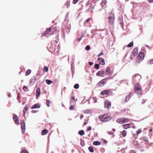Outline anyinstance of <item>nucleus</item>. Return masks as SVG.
<instances>
[{
    "mask_svg": "<svg viewBox=\"0 0 153 153\" xmlns=\"http://www.w3.org/2000/svg\"><path fill=\"white\" fill-rule=\"evenodd\" d=\"M56 32V28L52 26L48 28L45 31L44 34L46 36L48 37L51 35L54 34Z\"/></svg>",
    "mask_w": 153,
    "mask_h": 153,
    "instance_id": "1",
    "label": "nucleus"
},
{
    "mask_svg": "<svg viewBox=\"0 0 153 153\" xmlns=\"http://www.w3.org/2000/svg\"><path fill=\"white\" fill-rule=\"evenodd\" d=\"M134 91L135 93L138 95H141L143 94L142 88L139 83H136L135 84Z\"/></svg>",
    "mask_w": 153,
    "mask_h": 153,
    "instance_id": "2",
    "label": "nucleus"
},
{
    "mask_svg": "<svg viewBox=\"0 0 153 153\" xmlns=\"http://www.w3.org/2000/svg\"><path fill=\"white\" fill-rule=\"evenodd\" d=\"M99 118L102 121L107 122L111 118V117L107 114H104L100 115Z\"/></svg>",
    "mask_w": 153,
    "mask_h": 153,
    "instance_id": "3",
    "label": "nucleus"
},
{
    "mask_svg": "<svg viewBox=\"0 0 153 153\" xmlns=\"http://www.w3.org/2000/svg\"><path fill=\"white\" fill-rule=\"evenodd\" d=\"M109 25H113L114 22L115 16L114 14L112 13H109V16L108 18Z\"/></svg>",
    "mask_w": 153,
    "mask_h": 153,
    "instance_id": "4",
    "label": "nucleus"
},
{
    "mask_svg": "<svg viewBox=\"0 0 153 153\" xmlns=\"http://www.w3.org/2000/svg\"><path fill=\"white\" fill-rule=\"evenodd\" d=\"M117 122L120 124H123L129 121V119L126 118H120L117 120Z\"/></svg>",
    "mask_w": 153,
    "mask_h": 153,
    "instance_id": "5",
    "label": "nucleus"
},
{
    "mask_svg": "<svg viewBox=\"0 0 153 153\" xmlns=\"http://www.w3.org/2000/svg\"><path fill=\"white\" fill-rule=\"evenodd\" d=\"M144 57V53H140L137 56V59L135 61L137 63H139L143 60Z\"/></svg>",
    "mask_w": 153,
    "mask_h": 153,
    "instance_id": "6",
    "label": "nucleus"
},
{
    "mask_svg": "<svg viewBox=\"0 0 153 153\" xmlns=\"http://www.w3.org/2000/svg\"><path fill=\"white\" fill-rule=\"evenodd\" d=\"M107 82V79H102L97 84L98 87H101L104 86Z\"/></svg>",
    "mask_w": 153,
    "mask_h": 153,
    "instance_id": "7",
    "label": "nucleus"
},
{
    "mask_svg": "<svg viewBox=\"0 0 153 153\" xmlns=\"http://www.w3.org/2000/svg\"><path fill=\"white\" fill-rule=\"evenodd\" d=\"M21 128L22 133H25V123L23 120H21L20 121Z\"/></svg>",
    "mask_w": 153,
    "mask_h": 153,
    "instance_id": "8",
    "label": "nucleus"
},
{
    "mask_svg": "<svg viewBox=\"0 0 153 153\" xmlns=\"http://www.w3.org/2000/svg\"><path fill=\"white\" fill-rule=\"evenodd\" d=\"M104 107L107 109H109L111 107V102L108 100H106L104 102Z\"/></svg>",
    "mask_w": 153,
    "mask_h": 153,
    "instance_id": "9",
    "label": "nucleus"
},
{
    "mask_svg": "<svg viewBox=\"0 0 153 153\" xmlns=\"http://www.w3.org/2000/svg\"><path fill=\"white\" fill-rule=\"evenodd\" d=\"M132 95V94L131 93H130L129 94L127 95L125 97L124 99L123 100V103H125L127 102L130 99Z\"/></svg>",
    "mask_w": 153,
    "mask_h": 153,
    "instance_id": "10",
    "label": "nucleus"
},
{
    "mask_svg": "<svg viewBox=\"0 0 153 153\" xmlns=\"http://www.w3.org/2000/svg\"><path fill=\"white\" fill-rule=\"evenodd\" d=\"M110 91L108 90H105L102 91L101 92V94L102 95H108L110 93Z\"/></svg>",
    "mask_w": 153,
    "mask_h": 153,
    "instance_id": "11",
    "label": "nucleus"
},
{
    "mask_svg": "<svg viewBox=\"0 0 153 153\" xmlns=\"http://www.w3.org/2000/svg\"><path fill=\"white\" fill-rule=\"evenodd\" d=\"M113 73V71H111L110 70V68L109 67H107L105 74L107 75H109L112 74Z\"/></svg>",
    "mask_w": 153,
    "mask_h": 153,
    "instance_id": "12",
    "label": "nucleus"
},
{
    "mask_svg": "<svg viewBox=\"0 0 153 153\" xmlns=\"http://www.w3.org/2000/svg\"><path fill=\"white\" fill-rule=\"evenodd\" d=\"M105 73V71L104 70L102 71H99L97 73L96 76L100 77H103Z\"/></svg>",
    "mask_w": 153,
    "mask_h": 153,
    "instance_id": "13",
    "label": "nucleus"
},
{
    "mask_svg": "<svg viewBox=\"0 0 153 153\" xmlns=\"http://www.w3.org/2000/svg\"><path fill=\"white\" fill-rule=\"evenodd\" d=\"M41 90L39 88H38L36 90V97L37 98L39 97L40 94Z\"/></svg>",
    "mask_w": 153,
    "mask_h": 153,
    "instance_id": "14",
    "label": "nucleus"
},
{
    "mask_svg": "<svg viewBox=\"0 0 153 153\" xmlns=\"http://www.w3.org/2000/svg\"><path fill=\"white\" fill-rule=\"evenodd\" d=\"M98 60L99 61V62L100 64L104 65L105 64V60L99 57L98 59Z\"/></svg>",
    "mask_w": 153,
    "mask_h": 153,
    "instance_id": "15",
    "label": "nucleus"
},
{
    "mask_svg": "<svg viewBox=\"0 0 153 153\" xmlns=\"http://www.w3.org/2000/svg\"><path fill=\"white\" fill-rule=\"evenodd\" d=\"M36 77L35 76H33V78L30 80V83L32 85L36 81Z\"/></svg>",
    "mask_w": 153,
    "mask_h": 153,
    "instance_id": "16",
    "label": "nucleus"
},
{
    "mask_svg": "<svg viewBox=\"0 0 153 153\" xmlns=\"http://www.w3.org/2000/svg\"><path fill=\"white\" fill-rule=\"evenodd\" d=\"M131 123H128L126 124L123 125L122 126L123 128L124 129H127L128 128H130V125Z\"/></svg>",
    "mask_w": 153,
    "mask_h": 153,
    "instance_id": "17",
    "label": "nucleus"
},
{
    "mask_svg": "<svg viewBox=\"0 0 153 153\" xmlns=\"http://www.w3.org/2000/svg\"><path fill=\"white\" fill-rule=\"evenodd\" d=\"M13 119L16 123L17 124L19 123V120H18V117L16 114H14L13 115Z\"/></svg>",
    "mask_w": 153,
    "mask_h": 153,
    "instance_id": "18",
    "label": "nucleus"
},
{
    "mask_svg": "<svg viewBox=\"0 0 153 153\" xmlns=\"http://www.w3.org/2000/svg\"><path fill=\"white\" fill-rule=\"evenodd\" d=\"M40 107V105H39L37 104H36L31 106V108L34 109L36 108H39Z\"/></svg>",
    "mask_w": 153,
    "mask_h": 153,
    "instance_id": "19",
    "label": "nucleus"
},
{
    "mask_svg": "<svg viewBox=\"0 0 153 153\" xmlns=\"http://www.w3.org/2000/svg\"><path fill=\"white\" fill-rule=\"evenodd\" d=\"M138 53V50L136 48H134L132 52V54L134 56H136L137 54Z\"/></svg>",
    "mask_w": 153,
    "mask_h": 153,
    "instance_id": "20",
    "label": "nucleus"
},
{
    "mask_svg": "<svg viewBox=\"0 0 153 153\" xmlns=\"http://www.w3.org/2000/svg\"><path fill=\"white\" fill-rule=\"evenodd\" d=\"M48 132V131L47 129L43 130L41 132V134L42 135L46 134Z\"/></svg>",
    "mask_w": 153,
    "mask_h": 153,
    "instance_id": "21",
    "label": "nucleus"
},
{
    "mask_svg": "<svg viewBox=\"0 0 153 153\" xmlns=\"http://www.w3.org/2000/svg\"><path fill=\"white\" fill-rule=\"evenodd\" d=\"M120 133L122 134L123 137H125L127 134V132L125 130H123L122 132H120Z\"/></svg>",
    "mask_w": 153,
    "mask_h": 153,
    "instance_id": "22",
    "label": "nucleus"
},
{
    "mask_svg": "<svg viewBox=\"0 0 153 153\" xmlns=\"http://www.w3.org/2000/svg\"><path fill=\"white\" fill-rule=\"evenodd\" d=\"M101 144V143L99 141H94V142L93 143V144L96 146L97 145H100Z\"/></svg>",
    "mask_w": 153,
    "mask_h": 153,
    "instance_id": "23",
    "label": "nucleus"
},
{
    "mask_svg": "<svg viewBox=\"0 0 153 153\" xmlns=\"http://www.w3.org/2000/svg\"><path fill=\"white\" fill-rule=\"evenodd\" d=\"M78 134L81 136L85 134V132L83 130H81L79 131Z\"/></svg>",
    "mask_w": 153,
    "mask_h": 153,
    "instance_id": "24",
    "label": "nucleus"
},
{
    "mask_svg": "<svg viewBox=\"0 0 153 153\" xmlns=\"http://www.w3.org/2000/svg\"><path fill=\"white\" fill-rule=\"evenodd\" d=\"M46 83L48 85H50L52 83H53V82L49 80V79H46Z\"/></svg>",
    "mask_w": 153,
    "mask_h": 153,
    "instance_id": "25",
    "label": "nucleus"
},
{
    "mask_svg": "<svg viewBox=\"0 0 153 153\" xmlns=\"http://www.w3.org/2000/svg\"><path fill=\"white\" fill-rule=\"evenodd\" d=\"M31 71L30 69L28 70L25 73V75L26 76H27L28 75L31 73Z\"/></svg>",
    "mask_w": 153,
    "mask_h": 153,
    "instance_id": "26",
    "label": "nucleus"
},
{
    "mask_svg": "<svg viewBox=\"0 0 153 153\" xmlns=\"http://www.w3.org/2000/svg\"><path fill=\"white\" fill-rule=\"evenodd\" d=\"M88 150L89 151L91 152H94V149L92 147H88Z\"/></svg>",
    "mask_w": 153,
    "mask_h": 153,
    "instance_id": "27",
    "label": "nucleus"
},
{
    "mask_svg": "<svg viewBox=\"0 0 153 153\" xmlns=\"http://www.w3.org/2000/svg\"><path fill=\"white\" fill-rule=\"evenodd\" d=\"M133 44L134 43L133 42H132L129 43L128 45H127V47H131L133 46Z\"/></svg>",
    "mask_w": 153,
    "mask_h": 153,
    "instance_id": "28",
    "label": "nucleus"
},
{
    "mask_svg": "<svg viewBox=\"0 0 153 153\" xmlns=\"http://www.w3.org/2000/svg\"><path fill=\"white\" fill-rule=\"evenodd\" d=\"M91 19V18H88L84 22V24H86L87 23H88Z\"/></svg>",
    "mask_w": 153,
    "mask_h": 153,
    "instance_id": "29",
    "label": "nucleus"
},
{
    "mask_svg": "<svg viewBox=\"0 0 153 153\" xmlns=\"http://www.w3.org/2000/svg\"><path fill=\"white\" fill-rule=\"evenodd\" d=\"M70 1H68L66 4V5L67 6V8H68L70 6Z\"/></svg>",
    "mask_w": 153,
    "mask_h": 153,
    "instance_id": "30",
    "label": "nucleus"
},
{
    "mask_svg": "<svg viewBox=\"0 0 153 153\" xmlns=\"http://www.w3.org/2000/svg\"><path fill=\"white\" fill-rule=\"evenodd\" d=\"M100 66V65L99 64H96L94 65V68L98 70L99 69V67Z\"/></svg>",
    "mask_w": 153,
    "mask_h": 153,
    "instance_id": "31",
    "label": "nucleus"
},
{
    "mask_svg": "<svg viewBox=\"0 0 153 153\" xmlns=\"http://www.w3.org/2000/svg\"><path fill=\"white\" fill-rule=\"evenodd\" d=\"M23 89L25 91H27L29 90L28 87L25 86H24L23 87Z\"/></svg>",
    "mask_w": 153,
    "mask_h": 153,
    "instance_id": "32",
    "label": "nucleus"
},
{
    "mask_svg": "<svg viewBox=\"0 0 153 153\" xmlns=\"http://www.w3.org/2000/svg\"><path fill=\"white\" fill-rule=\"evenodd\" d=\"M44 70L45 71L47 72L48 71V68L47 66H44Z\"/></svg>",
    "mask_w": 153,
    "mask_h": 153,
    "instance_id": "33",
    "label": "nucleus"
},
{
    "mask_svg": "<svg viewBox=\"0 0 153 153\" xmlns=\"http://www.w3.org/2000/svg\"><path fill=\"white\" fill-rule=\"evenodd\" d=\"M142 132V129H138L136 132L137 134L138 135L139 134Z\"/></svg>",
    "mask_w": 153,
    "mask_h": 153,
    "instance_id": "34",
    "label": "nucleus"
},
{
    "mask_svg": "<svg viewBox=\"0 0 153 153\" xmlns=\"http://www.w3.org/2000/svg\"><path fill=\"white\" fill-rule=\"evenodd\" d=\"M79 87V85L78 84H76L74 86V88L75 89H78Z\"/></svg>",
    "mask_w": 153,
    "mask_h": 153,
    "instance_id": "35",
    "label": "nucleus"
},
{
    "mask_svg": "<svg viewBox=\"0 0 153 153\" xmlns=\"http://www.w3.org/2000/svg\"><path fill=\"white\" fill-rule=\"evenodd\" d=\"M27 107H25L24 108V109H23V111L24 113V114H25V112L27 111Z\"/></svg>",
    "mask_w": 153,
    "mask_h": 153,
    "instance_id": "36",
    "label": "nucleus"
},
{
    "mask_svg": "<svg viewBox=\"0 0 153 153\" xmlns=\"http://www.w3.org/2000/svg\"><path fill=\"white\" fill-rule=\"evenodd\" d=\"M148 63L150 64H153V59H152L149 60L148 61Z\"/></svg>",
    "mask_w": 153,
    "mask_h": 153,
    "instance_id": "37",
    "label": "nucleus"
},
{
    "mask_svg": "<svg viewBox=\"0 0 153 153\" xmlns=\"http://www.w3.org/2000/svg\"><path fill=\"white\" fill-rule=\"evenodd\" d=\"M50 100H46L47 105L48 107L50 106V105H49V104L50 103Z\"/></svg>",
    "mask_w": 153,
    "mask_h": 153,
    "instance_id": "38",
    "label": "nucleus"
},
{
    "mask_svg": "<svg viewBox=\"0 0 153 153\" xmlns=\"http://www.w3.org/2000/svg\"><path fill=\"white\" fill-rule=\"evenodd\" d=\"M85 49L87 51H88L90 49V47L89 45H87Z\"/></svg>",
    "mask_w": 153,
    "mask_h": 153,
    "instance_id": "39",
    "label": "nucleus"
},
{
    "mask_svg": "<svg viewBox=\"0 0 153 153\" xmlns=\"http://www.w3.org/2000/svg\"><path fill=\"white\" fill-rule=\"evenodd\" d=\"M104 54V53H103V51H102L101 53H100V54H98L97 56L99 57H100L101 55H103Z\"/></svg>",
    "mask_w": 153,
    "mask_h": 153,
    "instance_id": "40",
    "label": "nucleus"
},
{
    "mask_svg": "<svg viewBox=\"0 0 153 153\" xmlns=\"http://www.w3.org/2000/svg\"><path fill=\"white\" fill-rule=\"evenodd\" d=\"M21 153H29L26 150H22Z\"/></svg>",
    "mask_w": 153,
    "mask_h": 153,
    "instance_id": "41",
    "label": "nucleus"
},
{
    "mask_svg": "<svg viewBox=\"0 0 153 153\" xmlns=\"http://www.w3.org/2000/svg\"><path fill=\"white\" fill-rule=\"evenodd\" d=\"M78 1L79 0H73V3L74 4H76Z\"/></svg>",
    "mask_w": 153,
    "mask_h": 153,
    "instance_id": "42",
    "label": "nucleus"
},
{
    "mask_svg": "<svg viewBox=\"0 0 153 153\" xmlns=\"http://www.w3.org/2000/svg\"><path fill=\"white\" fill-rule=\"evenodd\" d=\"M143 139L146 141L147 142H148V138L147 137H143Z\"/></svg>",
    "mask_w": 153,
    "mask_h": 153,
    "instance_id": "43",
    "label": "nucleus"
},
{
    "mask_svg": "<svg viewBox=\"0 0 153 153\" xmlns=\"http://www.w3.org/2000/svg\"><path fill=\"white\" fill-rule=\"evenodd\" d=\"M74 107L73 105H71L70 107V110H73L74 109Z\"/></svg>",
    "mask_w": 153,
    "mask_h": 153,
    "instance_id": "44",
    "label": "nucleus"
},
{
    "mask_svg": "<svg viewBox=\"0 0 153 153\" xmlns=\"http://www.w3.org/2000/svg\"><path fill=\"white\" fill-rule=\"evenodd\" d=\"M146 100H145V99H143V100H142V104H144V103L145 102H146Z\"/></svg>",
    "mask_w": 153,
    "mask_h": 153,
    "instance_id": "45",
    "label": "nucleus"
},
{
    "mask_svg": "<svg viewBox=\"0 0 153 153\" xmlns=\"http://www.w3.org/2000/svg\"><path fill=\"white\" fill-rule=\"evenodd\" d=\"M91 126H89V127L88 128H87V130L88 131H90L91 130Z\"/></svg>",
    "mask_w": 153,
    "mask_h": 153,
    "instance_id": "46",
    "label": "nucleus"
},
{
    "mask_svg": "<svg viewBox=\"0 0 153 153\" xmlns=\"http://www.w3.org/2000/svg\"><path fill=\"white\" fill-rule=\"evenodd\" d=\"M93 99L94 102L95 103L97 102V100L95 98H94Z\"/></svg>",
    "mask_w": 153,
    "mask_h": 153,
    "instance_id": "47",
    "label": "nucleus"
},
{
    "mask_svg": "<svg viewBox=\"0 0 153 153\" xmlns=\"http://www.w3.org/2000/svg\"><path fill=\"white\" fill-rule=\"evenodd\" d=\"M89 65H92L93 64V63L92 62H89Z\"/></svg>",
    "mask_w": 153,
    "mask_h": 153,
    "instance_id": "48",
    "label": "nucleus"
},
{
    "mask_svg": "<svg viewBox=\"0 0 153 153\" xmlns=\"http://www.w3.org/2000/svg\"><path fill=\"white\" fill-rule=\"evenodd\" d=\"M148 1L149 3H153V0H148Z\"/></svg>",
    "mask_w": 153,
    "mask_h": 153,
    "instance_id": "49",
    "label": "nucleus"
},
{
    "mask_svg": "<svg viewBox=\"0 0 153 153\" xmlns=\"http://www.w3.org/2000/svg\"><path fill=\"white\" fill-rule=\"evenodd\" d=\"M75 100V97H72L71 98V100Z\"/></svg>",
    "mask_w": 153,
    "mask_h": 153,
    "instance_id": "50",
    "label": "nucleus"
},
{
    "mask_svg": "<svg viewBox=\"0 0 153 153\" xmlns=\"http://www.w3.org/2000/svg\"><path fill=\"white\" fill-rule=\"evenodd\" d=\"M31 112L33 113H34L36 112V111L35 110H32L31 111Z\"/></svg>",
    "mask_w": 153,
    "mask_h": 153,
    "instance_id": "51",
    "label": "nucleus"
},
{
    "mask_svg": "<svg viewBox=\"0 0 153 153\" xmlns=\"http://www.w3.org/2000/svg\"><path fill=\"white\" fill-rule=\"evenodd\" d=\"M108 133L109 134H113V133H111V132H109V131H108Z\"/></svg>",
    "mask_w": 153,
    "mask_h": 153,
    "instance_id": "52",
    "label": "nucleus"
},
{
    "mask_svg": "<svg viewBox=\"0 0 153 153\" xmlns=\"http://www.w3.org/2000/svg\"><path fill=\"white\" fill-rule=\"evenodd\" d=\"M83 117V115H81L80 116V119H82V118Z\"/></svg>",
    "mask_w": 153,
    "mask_h": 153,
    "instance_id": "53",
    "label": "nucleus"
},
{
    "mask_svg": "<svg viewBox=\"0 0 153 153\" xmlns=\"http://www.w3.org/2000/svg\"><path fill=\"white\" fill-rule=\"evenodd\" d=\"M81 38H78L77 39V41H79L80 40H81Z\"/></svg>",
    "mask_w": 153,
    "mask_h": 153,
    "instance_id": "54",
    "label": "nucleus"
},
{
    "mask_svg": "<svg viewBox=\"0 0 153 153\" xmlns=\"http://www.w3.org/2000/svg\"><path fill=\"white\" fill-rule=\"evenodd\" d=\"M152 131V128L150 129V130H149V131L150 132Z\"/></svg>",
    "mask_w": 153,
    "mask_h": 153,
    "instance_id": "55",
    "label": "nucleus"
},
{
    "mask_svg": "<svg viewBox=\"0 0 153 153\" xmlns=\"http://www.w3.org/2000/svg\"><path fill=\"white\" fill-rule=\"evenodd\" d=\"M121 25H123V22H121Z\"/></svg>",
    "mask_w": 153,
    "mask_h": 153,
    "instance_id": "56",
    "label": "nucleus"
},
{
    "mask_svg": "<svg viewBox=\"0 0 153 153\" xmlns=\"http://www.w3.org/2000/svg\"><path fill=\"white\" fill-rule=\"evenodd\" d=\"M86 124V123L85 122L84 123V125H85Z\"/></svg>",
    "mask_w": 153,
    "mask_h": 153,
    "instance_id": "57",
    "label": "nucleus"
},
{
    "mask_svg": "<svg viewBox=\"0 0 153 153\" xmlns=\"http://www.w3.org/2000/svg\"><path fill=\"white\" fill-rule=\"evenodd\" d=\"M114 131H115V129H112Z\"/></svg>",
    "mask_w": 153,
    "mask_h": 153,
    "instance_id": "58",
    "label": "nucleus"
},
{
    "mask_svg": "<svg viewBox=\"0 0 153 153\" xmlns=\"http://www.w3.org/2000/svg\"><path fill=\"white\" fill-rule=\"evenodd\" d=\"M51 153H53V152H52Z\"/></svg>",
    "mask_w": 153,
    "mask_h": 153,
    "instance_id": "59",
    "label": "nucleus"
}]
</instances>
